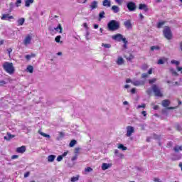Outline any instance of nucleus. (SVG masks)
Masks as SVG:
<instances>
[{"label":"nucleus","mask_w":182,"mask_h":182,"mask_svg":"<svg viewBox=\"0 0 182 182\" xmlns=\"http://www.w3.org/2000/svg\"><path fill=\"white\" fill-rule=\"evenodd\" d=\"M131 92L132 93V95H134V93H136V89L132 88V89L131 90Z\"/></svg>","instance_id":"62"},{"label":"nucleus","mask_w":182,"mask_h":182,"mask_svg":"<svg viewBox=\"0 0 182 182\" xmlns=\"http://www.w3.org/2000/svg\"><path fill=\"white\" fill-rule=\"evenodd\" d=\"M171 63H172V65H176V66H178V65H180V62H178L176 60H172L171 61Z\"/></svg>","instance_id":"37"},{"label":"nucleus","mask_w":182,"mask_h":182,"mask_svg":"<svg viewBox=\"0 0 182 182\" xmlns=\"http://www.w3.org/2000/svg\"><path fill=\"white\" fill-rule=\"evenodd\" d=\"M17 23H18V26H22V25H23V23H25V18H19L18 20Z\"/></svg>","instance_id":"25"},{"label":"nucleus","mask_w":182,"mask_h":182,"mask_svg":"<svg viewBox=\"0 0 182 182\" xmlns=\"http://www.w3.org/2000/svg\"><path fill=\"white\" fill-rule=\"evenodd\" d=\"M26 151V147H25V146H22L18 147L16 149L17 153L23 154V153H25Z\"/></svg>","instance_id":"15"},{"label":"nucleus","mask_w":182,"mask_h":182,"mask_svg":"<svg viewBox=\"0 0 182 182\" xmlns=\"http://www.w3.org/2000/svg\"><path fill=\"white\" fill-rule=\"evenodd\" d=\"M84 28H85L86 31H89V27L87 26V23H85L83 24Z\"/></svg>","instance_id":"52"},{"label":"nucleus","mask_w":182,"mask_h":182,"mask_svg":"<svg viewBox=\"0 0 182 182\" xmlns=\"http://www.w3.org/2000/svg\"><path fill=\"white\" fill-rule=\"evenodd\" d=\"M111 11H113L114 14H118V12H120V8L114 5L112 6Z\"/></svg>","instance_id":"16"},{"label":"nucleus","mask_w":182,"mask_h":182,"mask_svg":"<svg viewBox=\"0 0 182 182\" xmlns=\"http://www.w3.org/2000/svg\"><path fill=\"white\" fill-rule=\"evenodd\" d=\"M160 50V47H159V46L151 47V50Z\"/></svg>","instance_id":"43"},{"label":"nucleus","mask_w":182,"mask_h":182,"mask_svg":"<svg viewBox=\"0 0 182 182\" xmlns=\"http://www.w3.org/2000/svg\"><path fill=\"white\" fill-rule=\"evenodd\" d=\"M145 83H146V80H133L132 81V84L134 86H143L144 85Z\"/></svg>","instance_id":"6"},{"label":"nucleus","mask_w":182,"mask_h":182,"mask_svg":"<svg viewBox=\"0 0 182 182\" xmlns=\"http://www.w3.org/2000/svg\"><path fill=\"white\" fill-rule=\"evenodd\" d=\"M105 11L100 12L99 14V21H102L105 18Z\"/></svg>","instance_id":"27"},{"label":"nucleus","mask_w":182,"mask_h":182,"mask_svg":"<svg viewBox=\"0 0 182 182\" xmlns=\"http://www.w3.org/2000/svg\"><path fill=\"white\" fill-rule=\"evenodd\" d=\"M55 159H56V156L50 155L48 156V161H49L50 163H53V161H55Z\"/></svg>","instance_id":"22"},{"label":"nucleus","mask_w":182,"mask_h":182,"mask_svg":"<svg viewBox=\"0 0 182 182\" xmlns=\"http://www.w3.org/2000/svg\"><path fill=\"white\" fill-rule=\"evenodd\" d=\"M118 149L123 150V151H126L127 150V147L124 146V145L120 144L119 145H118Z\"/></svg>","instance_id":"30"},{"label":"nucleus","mask_w":182,"mask_h":182,"mask_svg":"<svg viewBox=\"0 0 182 182\" xmlns=\"http://www.w3.org/2000/svg\"><path fill=\"white\" fill-rule=\"evenodd\" d=\"M90 35V32L89 31V30H86V33H85L86 41H89L90 39V38L89 37Z\"/></svg>","instance_id":"32"},{"label":"nucleus","mask_w":182,"mask_h":182,"mask_svg":"<svg viewBox=\"0 0 182 182\" xmlns=\"http://www.w3.org/2000/svg\"><path fill=\"white\" fill-rule=\"evenodd\" d=\"M148 76H149V74H147V73H143L141 75L142 79H146V77H148Z\"/></svg>","instance_id":"46"},{"label":"nucleus","mask_w":182,"mask_h":182,"mask_svg":"<svg viewBox=\"0 0 182 182\" xmlns=\"http://www.w3.org/2000/svg\"><path fill=\"white\" fill-rule=\"evenodd\" d=\"M79 150H80V149H79V148H75V153L76 154H77V153H79Z\"/></svg>","instance_id":"64"},{"label":"nucleus","mask_w":182,"mask_h":182,"mask_svg":"<svg viewBox=\"0 0 182 182\" xmlns=\"http://www.w3.org/2000/svg\"><path fill=\"white\" fill-rule=\"evenodd\" d=\"M114 155L117 157H119V159H123L124 157V155L123 154L119 153V150H117V149L114 150Z\"/></svg>","instance_id":"19"},{"label":"nucleus","mask_w":182,"mask_h":182,"mask_svg":"<svg viewBox=\"0 0 182 182\" xmlns=\"http://www.w3.org/2000/svg\"><path fill=\"white\" fill-rule=\"evenodd\" d=\"M139 9H140L141 11H144V12H149V7L146 4H139Z\"/></svg>","instance_id":"12"},{"label":"nucleus","mask_w":182,"mask_h":182,"mask_svg":"<svg viewBox=\"0 0 182 182\" xmlns=\"http://www.w3.org/2000/svg\"><path fill=\"white\" fill-rule=\"evenodd\" d=\"M31 42H32V36L28 35L24 38L23 43L25 46H28V45H31Z\"/></svg>","instance_id":"8"},{"label":"nucleus","mask_w":182,"mask_h":182,"mask_svg":"<svg viewBox=\"0 0 182 182\" xmlns=\"http://www.w3.org/2000/svg\"><path fill=\"white\" fill-rule=\"evenodd\" d=\"M156 82H157V78H152L149 80V85H153V83H156Z\"/></svg>","instance_id":"34"},{"label":"nucleus","mask_w":182,"mask_h":182,"mask_svg":"<svg viewBox=\"0 0 182 182\" xmlns=\"http://www.w3.org/2000/svg\"><path fill=\"white\" fill-rule=\"evenodd\" d=\"M68 153H69V151H65V152H64V153L61 155V156H63V157H66V156H68Z\"/></svg>","instance_id":"53"},{"label":"nucleus","mask_w":182,"mask_h":182,"mask_svg":"<svg viewBox=\"0 0 182 182\" xmlns=\"http://www.w3.org/2000/svg\"><path fill=\"white\" fill-rule=\"evenodd\" d=\"M171 102L168 100H164L162 101V106L163 107H168V106H170Z\"/></svg>","instance_id":"18"},{"label":"nucleus","mask_w":182,"mask_h":182,"mask_svg":"<svg viewBox=\"0 0 182 182\" xmlns=\"http://www.w3.org/2000/svg\"><path fill=\"white\" fill-rule=\"evenodd\" d=\"M173 150L176 153H178V151H182V146L176 145L174 146Z\"/></svg>","instance_id":"23"},{"label":"nucleus","mask_w":182,"mask_h":182,"mask_svg":"<svg viewBox=\"0 0 182 182\" xmlns=\"http://www.w3.org/2000/svg\"><path fill=\"white\" fill-rule=\"evenodd\" d=\"M141 114H143L144 117H146V116H147V112L146 111H142Z\"/></svg>","instance_id":"57"},{"label":"nucleus","mask_w":182,"mask_h":182,"mask_svg":"<svg viewBox=\"0 0 182 182\" xmlns=\"http://www.w3.org/2000/svg\"><path fill=\"white\" fill-rule=\"evenodd\" d=\"M178 72H181L182 73V67H177Z\"/></svg>","instance_id":"58"},{"label":"nucleus","mask_w":182,"mask_h":182,"mask_svg":"<svg viewBox=\"0 0 182 182\" xmlns=\"http://www.w3.org/2000/svg\"><path fill=\"white\" fill-rule=\"evenodd\" d=\"M78 2H80V4H86V2H87V0H78Z\"/></svg>","instance_id":"50"},{"label":"nucleus","mask_w":182,"mask_h":182,"mask_svg":"<svg viewBox=\"0 0 182 182\" xmlns=\"http://www.w3.org/2000/svg\"><path fill=\"white\" fill-rule=\"evenodd\" d=\"M171 72H172V73H173V75H177V72H176V70H174V69H171Z\"/></svg>","instance_id":"59"},{"label":"nucleus","mask_w":182,"mask_h":182,"mask_svg":"<svg viewBox=\"0 0 182 182\" xmlns=\"http://www.w3.org/2000/svg\"><path fill=\"white\" fill-rule=\"evenodd\" d=\"M34 0H26L25 1V6L29 8L31 6V4H33Z\"/></svg>","instance_id":"26"},{"label":"nucleus","mask_w":182,"mask_h":182,"mask_svg":"<svg viewBox=\"0 0 182 182\" xmlns=\"http://www.w3.org/2000/svg\"><path fill=\"white\" fill-rule=\"evenodd\" d=\"M163 25H164V21L159 22L157 23V28H161V26H163Z\"/></svg>","instance_id":"44"},{"label":"nucleus","mask_w":182,"mask_h":182,"mask_svg":"<svg viewBox=\"0 0 182 182\" xmlns=\"http://www.w3.org/2000/svg\"><path fill=\"white\" fill-rule=\"evenodd\" d=\"M127 8L129 9V12H134V11L137 9V6H136V3L129 1L127 4Z\"/></svg>","instance_id":"5"},{"label":"nucleus","mask_w":182,"mask_h":182,"mask_svg":"<svg viewBox=\"0 0 182 182\" xmlns=\"http://www.w3.org/2000/svg\"><path fill=\"white\" fill-rule=\"evenodd\" d=\"M61 160H63V156L62 155H59L57 157V161H60Z\"/></svg>","instance_id":"45"},{"label":"nucleus","mask_w":182,"mask_h":182,"mask_svg":"<svg viewBox=\"0 0 182 182\" xmlns=\"http://www.w3.org/2000/svg\"><path fill=\"white\" fill-rule=\"evenodd\" d=\"M168 110H174V109H177V107H168Z\"/></svg>","instance_id":"48"},{"label":"nucleus","mask_w":182,"mask_h":182,"mask_svg":"<svg viewBox=\"0 0 182 182\" xmlns=\"http://www.w3.org/2000/svg\"><path fill=\"white\" fill-rule=\"evenodd\" d=\"M122 1L123 0H115V2H117V4H119V5H122Z\"/></svg>","instance_id":"60"},{"label":"nucleus","mask_w":182,"mask_h":182,"mask_svg":"<svg viewBox=\"0 0 182 182\" xmlns=\"http://www.w3.org/2000/svg\"><path fill=\"white\" fill-rule=\"evenodd\" d=\"M55 31H59L60 30V33H62V31H63V28H62V26L60 24H58V27H56L55 28Z\"/></svg>","instance_id":"36"},{"label":"nucleus","mask_w":182,"mask_h":182,"mask_svg":"<svg viewBox=\"0 0 182 182\" xmlns=\"http://www.w3.org/2000/svg\"><path fill=\"white\" fill-rule=\"evenodd\" d=\"M165 62H167V58H163L158 60L157 64L158 65H164Z\"/></svg>","instance_id":"21"},{"label":"nucleus","mask_w":182,"mask_h":182,"mask_svg":"<svg viewBox=\"0 0 182 182\" xmlns=\"http://www.w3.org/2000/svg\"><path fill=\"white\" fill-rule=\"evenodd\" d=\"M124 25L127 29H132V21L130 20L124 21Z\"/></svg>","instance_id":"13"},{"label":"nucleus","mask_w":182,"mask_h":182,"mask_svg":"<svg viewBox=\"0 0 182 182\" xmlns=\"http://www.w3.org/2000/svg\"><path fill=\"white\" fill-rule=\"evenodd\" d=\"M15 135H12L11 133L8 132L7 135L4 136V140H11V139H14Z\"/></svg>","instance_id":"20"},{"label":"nucleus","mask_w":182,"mask_h":182,"mask_svg":"<svg viewBox=\"0 0 182 182\" xmlns=\"http://www.w3.org/2000/svg\"><path fill=\"white\" fill-rule=\"evenodd\" d=\"M99 5V2L97 1H93L91 2L90 5V11H93V9H96Z\"/></svg>","instance_id":"10"},{"label":"nucleus","mask_w":182,"mask_h":182,"mask_svg":"<svg viewBox=\"0 0 182 182\" xmlns=\"http://www.w3.org/2000/svg\"><path fill=\"white\" fill-rule=\"evenodd\" d=\"M154 182H161V181H160V179H159L158 178H154Z\"/></svg>","instance_id":"63"},{"label":"nucleus","mask_w":182,"mask_h":182,"mask_svg":"<svg viewBox=\"0 0 182 182\" xmlns=\"http://www.w3.org/2000/svg\"><path fill=\"white\" fill-rule=\"evenodd\" d=\"M180 159H181V155L172 157V160H173L174 161H176V160H180Z\"/></svg>","instance_id":"39"},{"label":"nucleus","mask_w":182,"mask_h":182,"mask_svg":"<svg viewBox=\"0 0 182 182\" xmlns=\"http://www.w3.org/2000/svg\"><path fill=\"white\" fill-rule=\"evenodd\" d=\"M112 38L114 41H117V42H122V39H123V35L117 33L116 35L112 36Z\"/></svg>","instance_id":"9"},{"label":"nucleus","mask_w":182,"mask_h":182,"mask_svg":"<svg viewBox=\"0 0 182 182\" xmlns=\"http://www.w3.org/2000/svg\"><path fill=\"white\" fill-rule=\"evenodd\" d=\"M164 38L168 41H171L173 39V33H171V29L168 26H166L163 31Z\"/></svg>","instance_id":"3"},{"label":"nucleus","mask_w":182,"mask_h":182,"mask_svg":"<svg viewBox=\"0 0 182 182\" xmlns=\"http://www.w3.org/2000/svg\"><path fill=\"white\" fill-rule=\"evenodd\" d=\"M25 58L26 59H27V60H31V58H32V56H31V55H26Z\"/></svg>","instance_id":"49"},{"label":"nucleus","mask_w":182,"mask_h":182,"mask_svg":"<svg viewBox=\"0 0 182 182\" xmlns=\"http://www.w3.org/2000/svg\"><path fill=\"white\" fill-rule=\"evenodd\" d=\"M61 38H62V36H56L55 38V42H57V43H62V41H60Z\"/></svg>","instance_id":"35"},{"label":"nucleus","mask_w":182,"mask_h":182,"mask_svg":"<svg viewBox=\"0 0 182 182\" xmlns=\"http://www.w3.org/2000/svg\"><path fill=\"white\" fill-rule=\"evenodd\" d=\"M85 171L86 173H90V171H93V169L91 168V167H87L85 169Z\"/></svg>","instance_id":"40"},{"label":"nucleus","mask_w":182,"mask_h":182,"mask_svg":"<svg viewBox=\"0 0 182 182\" xmlns=\"http://www.w3.org/2000/svg\"><path fill=\"white\" fill-rule=\"evenodd\" d=\"M145 109L146 108V104H141V105H138L136 109Z\"/></svg>","instance_id":"42"},{"label":"nucleus","mask_w":182,"mask_h":182,"mask_svg":"<svg viewBox=\"0 0 182 182\" xmlns=\"http://www.w3.org/2000/svg\"><path fill=\"white\" fill-rule=\"evenodd\" d=\"M122 42H123L124 44H127V40H126V38H123V37H122Z\"/></svg>","instance_id":"54"},{"label":"nucleus","mask_w":182,"mask_h":182,"mask_svg":"<svg viewBox=\"0 0 182 182\" xmlns=\"http://www.w3.org/2000/svg\"><path fill=\"white\" fill-rule=\"evenodd\" d=\"M108 31H114L120 28V23L116 20H112L107 23Z\"/></svg>","instance_id":"1"},{"label":"nucleus","mask_w":182,"mask_h":182,"mask_svg":"<svg viewBox=\"0 0 182 182\" xmlns=\"http://www.w3.org/2000/svg\"><path fill=\"white\" fill-rule=\"evenodd\" d=\"M76 143H77V141L75 140V139H73V140L70 142V144H69L70 147H73V146L76 144Z\"/></svg>","instance_id":"33"},{"label":"nucleus","mask_w":182,"mask_h":182,"mask_svg":"<svg viewBox=\"0 0 182 182\" xmlns=\"http://www.w3.org/2000/svg\"><path fill=\"white\" fill-rule=\"evenodd\" d=\"M79 180V176H74L73 178H71V181L72 182H75V181H77Z\"/></svg>","instance_id":"41"},{"label":"nucleus","mask_w":182,"mask_h":182,"mask_svg":"<svg viewBox=\"0 0 182 182\" xmlns=\"http://www.w3.org/2000/svg\"><path fill=\"white\" fill-rule=\"evenodd\" d=\"M132 82H133V80L132 81V80L129 78L126 80V83H132Z\"/></svg>","instance_id":"61"},{"label":"nucleus","mask_w":182,"mask_h":182,"mask_svg":"<svg viewBox=\"0 0 182 182\" xmlns=\"http://www.w3.org/2000/svg\"><path fill=\"white\" fill-rule=\"evenodd\" d=\"M77 160V154H75L73 158H72V161H75Z\"/></svg>","instance_id":"47"},{"label":"nucleus","mask_w":182,"mask_h":182,"mask_svg":"<svg viewBox=\"0 0 182 182\" xmlns=\"http://www.w3.org/2000/svg\"><path fill=\"white\" fill-rule=\"evenodd\" d=\"M27 71L29 72L30 73H33V66L28 65L27 67Z\"/></svg>","instance_id":"29"},{"label":"nucleus","mask_w":182,"mask_h":182,"mask_svg":"<svg viewBox=\"0 0 182 182\" xmlns=\"http://www.w3.org/2000/svg\"><path fill=\"white\" fill-rule=\"evenodd\" d=\"M29 174H31V173L29 171L26 172L25 174H24V177L26 178V177H29Z\"/></svg>","instance_id":"56"},{"label":"nucleus","mask_w":182,"mask_h":182,"mask_svg":"<svg viewBox=\"0 0 182 182\" xmlns=\"http://www.w3.org/2000/svg\"><path fill=\"white\" fill-rule=\"evenodd\" d=\"M7 52L9 53V55L11 56V53H12V48H10L7 49Z\"/></svg>","instance_id":"51"},{"label":"nucleus","mask_w":182,"mask_h":182,"mask_svg":"<svg viewBox=\"0 0 182 182\" xmlns=\"http://www.w3.org/2000/svg\"><path fill=\"white\" fill-rule=\"evenodd\" d=\"M110 167H112L111 164L103 163L102 165V170H107L108 168H110Z\"/></svg>","instance_id":"17"},{"label":"nucleus","mask_w":182,"mask_h":182,"mask_svg":"<svg viewBox=\"0 0 182 182\" xmlns=\"http://www.w3.org/2000/svg\"><path fill=\"white\" fill-rule=\"evenodd\" d=\"M3 68L7 73H9V75H12V73L15 72V68L14 67V63H12L5 62L3 65Z\"/></svg>","instance_id":"2"},{"label":"nucleus","mask_w":182,"mask_h":182,"mask_svg":"<svg viewBox=\"0 0 182 182\" xmlns=\"http://www.w3.org/2000/svg\"><path fill=\"white\" fill-rule=\"evenodd\" d=\"M21 4H22V0H16V6L18 8V6H21Z\"/></svg>","instance_id":"38"},{"label":"nucleus","mask_w":182,"mask_h":182,"mask_svg":"<svg viewBox=\"0 0 182 182\" xmlns=\"http://www.w3.org/2000/svg\"><path fill=\"white\" fill-rule=\"evenodd\" d=\"M1 19L2 21H11V19H14V16H9V14H3Z\"/></svg>","instance_id":"11"},{"label":"nucleus","mask_w":182,"mask_h":182,"mask_svg":"<svg viewBox=\"0 0 182 182\" xmlns=\"http://www.w3.org/2000/svg\"><path fill=\"white\" fill-rule=\"evenodd\" d=\"M133 133H134V127H133L132 126H127V134H126L127 137H130V136H132V134H133Z\"/></svg>","instance_id":"7"},{"label":"nucleus","mask_w":182,"mask_h":182,"mask_svg":"<svg viewBox=\"0 0 182 182\" xmlns=\"http://www.w3.org/2000/svg\"><path fill=\"white\" fill-rule=\"evenodd\" d=\"M18 157H19V156H18V155H13L11 156V159H12V160H15V159H18Z\"/></svg>","instance_id":"55"},{"label":"nucleus","mask_w":182,"mask_h":182,"mask_svg":"<svg viewBox=\"0 0 182 182\" xmlns=\"http://www.w3.org/2000/svg\"><path fill=\"white\" fill-rule=\"evenodd\" d=\"M102 5L106 8H110V6H112V2L110 0H103Z\"/></svg>","instance_id":"14"},{"label":"nucleus","mask_w":182,"mask_h":182,"mask_svg":"<svg viewBox=\"0 0 182 182\" xmlns=\"http://www.w3.org/2000/svg\"><path fill=\"white\" fill-rule=\"evenodd\" d=\"M38 133H39V134H41V136H43V137H48V138L50 137V135L43 133L41 131H38Z\"/></svg>","instance_id":"31"},{"label":"nucleus","mask_w":182,"mask_h":182,"mask_svg":"<svg viewBox=\"0 0 182 182\" xmlns=\"http://www.w3.org/2000/svg\"><path fill=\"white\" fill-rule=\"evenodd\" d=\"M102 46L103 48H105V49H109V48H112V45L109 43H102Z\"/></svg>","instance_id":"28"},{"label":"nucleus","mask_w":182,"mask_h":182,"mask_svg":"<svg viewBox=\"0 0 182 182\" xmlns=\"http://www.w3.org/2000/svg\"><path fill=\"white\" fill-rule=\"evenodd\" d=\"M124 63V60L122 57H119L117 60V64L123 65Z\"/></svg>","instance_id":"24"},{"label":"nucleus","mask_w":182,"mask_h":182,"mask_svg":"<svg viewBox=\"0 0 182 182\" xmlns=\"http://www.w3.org/2000/svg\"><path fill=\"white\" fill-rule=\"evenodd\" d=\"M151 89L157 97H163V93H161V90H160V87L157 86L156 85H152Z\"/></svg>","instance_id":"4"}]
</instances>
